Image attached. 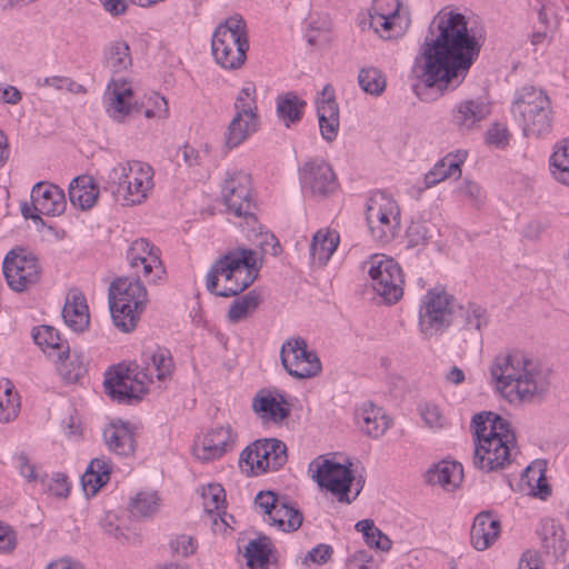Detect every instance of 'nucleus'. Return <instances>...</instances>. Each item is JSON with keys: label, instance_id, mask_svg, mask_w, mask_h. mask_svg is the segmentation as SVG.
<instances>
[{"label": "nucleus", "instance_id": "obj_1", "mask_svg": "<svg viewBox=\"0 0 569 569\" xmlns=\"http://www.w3.org/2000/svg\"><path fill=\"white\" fill-rule=\"evenodd\" d=\"M485 41L482 29L457 9L443 8L429 26L412 73L427 88L453 91L466 79Z\"/></svg>", "mask_w": 569, "mask_h": 569}, {"label": "nucleus", "instance_id": "obj_2", "mask_svg": "<svg viewBox=\"0 0 569 569\" xmlns=\"http://www.w3.org/2000/svg\"><path fill=\"white\" fill-rule=\"evenodd\" d=\"M489 372L495 390L510 403L533 399V367L530 352L513 348L492 359Z\"/></svg>", "mask_w": 569, "mask_h": 569}, {"label": "nucleus", "instance_id": "obj_3", "mask_svg": "<svg viewBox=\"0 0 569 569\" xmlns=\"http://www.w3.org/2000/svg\"><path fill=\"white\" fill-rule=\"evenodd\" d=\"M257 253L251 249H236L217 259L206 274V289L217 297H233L257 279Z\"/></svg>", "mask_w": 569, "mask_h": 569}, {"label": "nucleus", "instance_id": "obj_4", "mask_svg": "<svg viewBox=\"0 0 569 569\" xmlns=\"http://www.w3.org/2000/svg\"><path fill=\"white\" fill-rule=\"evenodd\" d=\"M106 189L124 207L142 204L154 189V170L142 161H121L106 176Z\"/></svg>", "mask_w": 569, "mask_h": 569}, {"label": "nucleus", "instance_id": "obj_5", "mask_svg": "<svg viewBox=\"0 0 569 569\" xmlns=\"http://www.w3.org/2000/svg\"><path fill=\"white\" fill-rule=\"evenodd\" d=\"M108 299L114 326L122 332H131L148 302V292L141 280L129 277L113 280Z\"/></svg>", "mask_w": 569, "mask_h": 569}, {"label": "nucleus", "instance_id": "obj_6", "mask_svg": "<svg viewBox=\"0 0 569 569\" xmlns=\"http://www.w3.org/2000/svg\"><path fill=\"white\" fill-rule=\"evenodd\" d=\"M309 471L320 488L329 491L342 503L353 501L365 486V480L355 476L350 462L341 463L319 456L309 463Z\"/></svg>", "mask_w": 569, "mask_h": 569}, {"label": "nucleus", "instance_id": "obj_7", "mask_svg": "<svg viewBox=\"0 0 569 569\" xmlns=\"http://www.w3.org/2000/svg\"><path fill=\"white\" fill-rule=\"evenodd\" d=\"M249 49L246 22L240 16H232L220 23L211 39L214 61L226 70L242 67Z\"/></svg>", "mask_w": 569, "mask_h": 569}, {"label": "nucleus", "instance_id": "obj_8", "mask_svg": "<svg viewBox=\"0 0 569 569\" xmlns=\"http://www.w3.org/2000/svg\"><path fill=\"white\" fill-rule=\"evenodd\" d=\"M366 221L373 240L391 242L400 231L401 214L398 202L385 191H373L366 201Z\"/></svg>", "mask_w": 569, "mask_h": 569}, {"label": "nucleus", "instance_id": "obj_9", "mask_svg": "<svg viewBox=\"0 0 569 569\" xmlns=\"http://www.w3.org/2000/svg\"><path fill=\"white\" fill-rule=\"evenodd\" d=\"M106 393L119 403L131 405L140 401L149 391L148 379L137 362H120L104 373Z\"/></svg>", "mask_w": 569, "mask_h": 569}, {"label": "nucleus", "instance_id": "obj_10", "mask_svg": "<svg viewBox=\"0 0 569 569\" xmlns=\"http://www.w3.org/2000/svg\"><path fill=\"white\" fill-rule=\"evenodd\" d=\"M234 110L236 113L224 133L228 149L239 147L259 129L257 88L253 82H246L242 86L234 100Z\"/></svg>", "mask_w": 569, "mask_h": 569}, {"label": "nucleus", "instance_id": "obj_11", "mask_svg": "<svg viewBox=\"0 0 569 569\" xmlns=\"http://www.w3.org/2000/svg\"><path fill=\"white\" fill-rule=\"evenodd\" d=\"M372 290L387 303H396L403 295V272L400 264L382 253L370 256L363 262Z\"/></svg>", "mask_w": 569, "mask_h": 569}, {"label": "nucleus", "instance_id": "obj_12", "mask_svg": "<svg viewBox=\"0 0 569 569\" xmlns=\"http://www.w3.org/2000/svg\"><path fill=\"white\" fill-rule=\"evenodd\" d=\"M221 197L228 210L236 217L243 218L248 224L257 222L252 212L254 200L251 176L247 171L237 168L226 170L221 183Z\"/></svg>", "mask_w": 569, "mask_h": 569}, {"label": "nucleus", "instance_id": "obj_13", "mask_svg": "<svg viewBox=\"0 0 569 569\" xmlns=\"http://www.w3.org/2000/svg\"><path fill=\"white\" fill-rule=\"evenodd\" d=\"M254 506L269 526L282 532L296 531L302 523V515L286 496L274 491H260L254 498Z\"/></svg>", "mask_w": 569, "mask_h": 569}, {"label": "nucleus", "instance_id": "obj_14", "mask_svg": "<svg viewBox=\"0 0 569 569\" xmlns=\"http://www.w3.org/2000/svg\"><path fill=\"white\" fill-rule=\"evenodd\" d=\"M476 447L473 462L482 471L503 469L510 462L508 435L497 429H475Z\"/></svg>", "mask_w": 569, "mask_h": 569}, {"label": "nucleus", "instance_id": "obj_15", "mask_svg": "<svg viewBox=\"0 0 569 569\" xmlns=\"http://www.w3.org/2000/svg\"><path fill=\"white\" fill-rule=\"evenodd\" d=\"M369 24L380 38L389 40L403 36L410 19L399 0H375L369 11Z\"/></svg>", "mask_w": 569, "mask_h": 569}, {"label": "nucleus", "instance_id": "obj_16", "mask_svg": "<svg viewBox=\"0 0 569 569\" xmlns=\"http://www.w3.org/2000/svg\"><path fill=\"white\" fill-rule=\"evenodd\" d=\"M127 260L137 279L156 284L166 278L161 252L147 239H137L130 243L127 250Z\"/></svg>", "mask_w": 569, "mask_h": 569}, {"label": "nucleus", "instance_id": "obj_17", "mask_svg": "<svg viewBox=\"0 0 569 569\" xmlns=\"http://www.w3.org/2000/svg\"><path fill=\"white\" fill-rule=\"evenodd\" d=\"M280 359L284 370L298 379L316 377L322 369L319 357L308 349L306 339L301 337H291L283 341Z\"/></svg>", "mask_w": 569, "mask_h": 569}, {"label": "nucleus", "instance_id": "obj_18", "mask_svg": "<svg viewBox=\"0 0 569 569\" xmlns=\"http://www.w3.org/2000/svg\"><path fill=\"white\" fill-rule=\"evenodd\" d=\"M2 270L8 286L22 292L34 286L41 274L38 259L23 250H11L4 257Z\"/></svg>", "mask_w": 569, "mask_h": 569}, {"label": "nucleus", "instance_id": "obj_19", "mask_svg": "<svg viewBox=\"0 0 569 569\" xmlns=\"http://www.w3.org/2000/svg\"><path fill=\"white\" fill-rule=\"evenodd\" d=\"M102 106L108 117L118 123L126 122L131 114L139 112V100L131 81L112 77L103 92Z\"/></svg>", "mask_w": 569, "mask_h": 569}, {"label": "nucleus", "instance_id": "obj_20", "mask_svg": "<svg viewBox=\"0 0 569 569\" xmlns=\"http://www.w3.org/2000/svg\"><path fill=\"white\" fill-rule=\"evenodd\" d=\"M298 173L306 197H326L337 188L336 174L323 158H308L299 166Z\"/></svg>", "mask_w": 569, "mask_h": 569}, {"label": "nucleus", "instance_id": "obj_21", "mask_svg": "<svg viewBox=\"0 0 569 569\" xmlns=\"http://www.w3.org/2000/svg\"><path fill=\"white\" fill-rule=\"evenodd\" d=\"M450 296L440 288H432L421 298L419 306V328L426 336L447 327L450 322Z\"/></svg>", "mask_w": 569, "mask_h": 569}, {"label": "nucleus", "instance_id": "obj_22", "mask_svg": "<svg viewBox=\"0 0 569 569\" xmlns=\"http://www.w3.org/2000/svg\"><path fill=\"white\" fill-rule=\"evenodd\" d=\"M31 203H23L21 211L24 218L37 220L40 216H60L66 210L64 192L58 186L40 181L31 189Z\"/></svg>", "mask_w": 569, "mask_h": 569}, {"label": "nucleus", "instance_id": "obj_23", "mask_svg": "<svg viewBox=\"0 0 569 569\" xmlns=\"http://www.w3.org/2000/svg\"><path fill=\"white\" fill-rule=\"evenodd\" d=\"M292 403L283 391L261 389L252 399L253 411L264 421L279 423L291 412Z\"/></svg>", "mask_w": 569, "mask_h": 569}, {"label": "nucleus", "instance_id": "obj_24", "mask_svg": "<svg viewBox=\"0 0 569 569\" xmlns=\"http://www.w3.org/2000/svg\"><path fill=\"white\" fill-rule=\"evenodd\" d=\"M139 367L150 386L154 380L167 382L171 380L176 365L169 349L160 346L146 348L140 357Z\"/></svg>", "mask_w": 569, "mask_h": 569}, {"label": "nucleus", "instance_id": "obj_25", "mask_svg": "<svg viewBox=\"0 0 569 569\" xmlns=\"http://www.w3.org/2000/svg\"><path fill=\"white\" fill-rule=\"evenodd\" d=\"M316 110L320 134L327 142L336 140L340 129L339 106L335 89L326 84L316 98Z\"/></svg>", "mask_w": 569, "mask_h": 569}, {"label": "nucleus", "instance_id": "obj_26", "mask_svg": "<svg viewBox=\"0 0 569 569\" xmlns=\"http://www.w3.org/2000/svg\"><path fill=\"white\" fill-rule=\"evenodd\" d=\"M231 441L230 429H201L193 443V455L201 461L222 457Z\"/></svg>", "mask_w": 569, "mask_h": 569}, {"label": "nucleus", "instance_id": "obj_27", "mask_svg": "<svg viewBox=\"0 0 569 569\" xmlns=\"http://www.w3.org/2000/svg\"><path fill=\"white\" fill-rule=\"evenodd\" d=\"M490 113V106L481 99H466L458 102L451 112V121L459 131H470Z\"/></svg>", "mask_w": 569, "mask_h": 569}, {"label": "nucleus", "instance_id": "obj_28", "mask_svg": "<svg viewBox=\"0 0 569 569\" xmlns=\"http://www.w3.org/2000/svg\"><path fill=\"white\" fill-rule=\"evenodd\" d=\"M500 531V520L490 511H481L473 519L470 543L478 551L487 550L498 540Z\"/></svg>", "mask_w": 569, "mask_h": 569}, {"label": "nucleus", "instance_id": "obj_29", "mask_svg": "<svg viewBox=\"0 0 569 569\" xmlns=\"http://www.w3.org/2000/svg\"><path fill=\"white\" fill-rule=\"evenodd\" d=\"M468 157V151L457 149L449 152L435 163V166L425 174L423 189L431 188L448 178H459L461 176V166Z\"/></svg>", "mask_w": 569, "mask_h": 569}, {"label": "nucleus", "instance_id": "obj_30", "mask_svg": "<svg viewBox=\"0 0 569 569\" xmlns=\"http://www.w3.org/2000/svg\"><path fill=\"white\" fill-rule=\"evenodd\" d=\"M203 509L210 516L214 530H223L228 527L226 512V492L221 485L210 483L202 488Z\"/></svg>", "mask_w": 569, "mask_h": 569}, {"label": "nucleus", "instance_id": "obj_31", "mask_svg": "<svg viewBox=\"0 0 569 569\" xmlns=\"http://www.w3.org/2000/svg\"><path fill=\"white\" fill-rule=\"evenodd\" d=\"M64 323L73 331L81 332L89 326V309L81 291L71 289L62 309Z\"/></svg>", "mask_w": 569, "mask_h": 569}, {"label": "nucleus", "instance_id": "obj_32", "mask_svg": "<svg viewBox=\"0 0 569 569\" xmlns=\"http://www.w3.org/2000/svg\"><path fill=\"white\" fill-rule=\"evenodd\" d=\"M463 469L461 463L451 460H442L428 469L426 480L428 483L439 486L446 491H452L461 483Z\"/></svg>", "mask_w": 569, "mask_h": 569}, {"label": "nucleus", "instance_id": "obj_33", "mask_svg": "<svg viewBox=\"0 0 569 569\" xmlns=\"http://www.w3.org/2000/svg\"><path fill=\"white\" fill-rule=\"evenodd\" d=\"M511 113L523 136L529 137L533 123V86L527 84L516 91Z\"/></svg>", "mask_w": 569, "mask_h": 569}, {"label": "nucleus", "instance_id": "obj_34", "mask_svg": "<svg viewBox=\"0 0 569 569\" xmlns=\"http://www.w3.org/2000/svg\"><path fill=\"white\" fill-rule=\"evenodd\" d=\"M339 242L340 234L337 230L319 229L311 240L310 259L313 263L325 266L337 250Z\"/></svg>", "mask_w": 569, "mask_h": 569}, {"label": "nucleus", "instance_id": "obj_35", "mask_svg": "<svg viewBox=\"0 0 569 569\" xmlns=\"http://www.w3.org/2000/svg\"><path fill=\"white\" fill-rule=\"evenodd\" d=\"M32 338L36 345H38L49 358H58V360H61L69 351L68 342L62 340L59 331L51 326L41 325L34 327L32 329Z\"/></svg>", "mask_w": 569, "mask_h": 569}, {"label": "nucleus", "instance_id": "obj_36", "mask_svg": "<svg viewBox=\"0 0 569 569\" xmlns=\"http://www.w3.org/2000/svg\"><path fill=\"white\" fill-rule=\"evenodd\" d=\"M99 197V188L91 176H79L69 186V199L73 207L81 210L94 206Z\"/></svg>", "mask_w": 569, "mask_h": 569}, {"label": "nucleus", "instance_id": "obj_37", "mask_svg": "<svg viewBox=\"0 0 569 569\" xmlns=\"http://www.w3.org/2000/svg\"><path fill=\"white\" fill-rule=\"evenodd\" d=\"M111 472V462L108 458H94L88 465L81 477V485L87 496H94L108 483Z\"/></svg>", "mask_w": 569, "mask_h": 569}, {"label": "nucleus", "instance_id": "obj_38", "mask_svg": "<svg viewBox=\"0 0 569 569\" xmlns=\"http://www.w3.org/2000/svg\"><path fill=\"white\" fill-rule=\"evenodd\" d=\"M268 450L263 440H257L248 446L240 455L239 466L247 476H259L271 471V468H264L269 461Z\"/></svg>", "mask_w": 569, "mask_h": 569}, {"label": "nucleus", "instance_id": "obj_39", "mask_svg": "<svg viewBox=\"0 0 569 569\" xmlns=\"http://www.w3.org/2000/svg\"><path fill=\"white\" fill-rule=\"evenodd\" d=\"M182 160L193 179L200 180L209 176L210 148L204 144L198 149L191 144H183L179 149Z\"/></svg>", "mask_w": 569, "mask_h": 569}, {"label": "nucleus", "instance_id": "obj_40", "mask_svg": "<svg viewBox=\"0 0 569 569\" xmlns=\"http://www.w3.org/2000/svg\"><path fill=\"white\" fill-rule=\"evenodd\" d=\"M132 66L130 47L124 40H114L103 51V67L113 76L126 72Z\"/></svg>", "mask_w": 569, "mask_h": 569}, {"label": "nucleus", "instance_id": "obj_41", "mask_svg": "<svg viewBox=\"0 0 569 569\" xmlns=\"http://www.w3.org/2000/svg\"><path fill=\"white\" fill-rule=\"evenodd\" d=\"M549 172L556 181L569 187V137L555 143L549 157Z\"/></svg>", "mask_w": 569, "mask_h": 569}, {"label": "nucleus", "instance_id": "obj_42", "mask_svg": "<svg viewBox=\"0 0 569 569\" xmlns=\"http://www.w3.org/2000/svg\"><path fill=\"white\" fill-rule=\"evenodd\" d=\"M57 370L61 378L67 382H78L87 373V359L80 351H68L61 360L53 358Z\"/></svg>", "mask_w": 569, "mask_h": 569}, {"label": "nucleus", "instance_id": "obj_43", "mask_svg": "<svg viewBox=\"0 0 569 569\" xmlns=\"http://www.w3.org/2000/svg\"><path fill=\"white\" fill-rule=\"evenodd\" d=\"M305 107L306 102L295 92L281 94L276 101L277 116L287 128L300 121Z\"/></svg>", "mask_w": 569, "mask_h": 569}, {"label": "nucleus", "instance_id": "obj_44", "mask_svg": "<svg viewBox=\"0 0 569 569\" xmlns=\"http://www.w3.org/2000/svg\"><path fill=\"white\" fill-rule=\"evenodd\" d=\"M104 442L109 451L128 457L136 450V439L133 429H104Z\"/></svg>", "mask_w": 569, "mask_h": 569}, {"label": "nucleus", "instance_id": "obj_45", "mask_svg": "<svg viewBox=\"0 0 569 569\" xmlns=\"http://www.w3.org/2000/svg\"><path fill=\"white\" fill-rule=\"evenodd\" d=\"M555 114L550 97L542 89L536 94V137H547L552 132Z\"/></svg>", "mask_w": 569, "mask_h": 569}, {"label": "nucleus", "instance_id": "obj_46", "mask_svg": "<svg viewBox=\"0 0 569 569\" xmlns=\"http://www.w3.org/2000/svg\"><path fill=\"white\" fill-rule=\"evenodd\" d=\"M271 543L267 537L250 540L244 547L243 557L250 569H268Z\"/></svg>", "mask_w": 569, "mask_h": 569}, {"label": "nucleus", "instance_id": "obj_47", "mask_svg": "<svg viewBox=\"0 0 569 569\" xmlns=\"http://www.w3.org/2000/svg\"><path fill=\"white\" fill-rule=\"evenodd\" d=\"M161 507V498L157 491L142 490L134 495L129 502V510L136 518L153 517Z\"/></svg>", "mask_w": 569, "mask_h": 569}, {"label": "nucleus", "instance_id": "obj_48", "mask_svg": "<svg viewBox=\"0 0 569 569\" xmlns=\"http://www.w3.org/2000/svg\"><path fill=\"white\" fill-rule=\"evenodd\" d=\"M358 84L367 94L380 97L386 90L387 78L376 67H363L358 73Z\"/></svg>", "mask_w": 569, "mask_h": 569}, {"label": "nucleus", "instance_id": "obj_49", "mask_svg": "<svg viewBox=\"0 0 569 569\" xmlns=\"http://www.w3.org/2000/svg\"><path fill=\"white\" fill-rule=\"evenodd\" d=\"M559 27V21L553 10L542 4L538 10L536 22V46L539 43H550Z\"/></svg>", "mask_w": 569, "mask_h": 569}, {"label": "nucleus", "instance_id": "obj_50", "mask_svg": "<svg viewBox=\"0 0 569 569\" xmlns=\"http://www.w3.org/2000/svg\"><path fill=\"white\" fill-rule=\"evenodd\" d=\"M357 531L361 532L365 542L370 548L388 551L391 548V540L386 536L371 519H363L355 525Z\"/></svg>", "mask_w": 569, "mask_h": 569}, {"label": "nucleus", "instance_id": "obj_51", "mask_svg": "<svg viewBox=\"0 0 569 569\" xmlns=\"http://www.w3.org/2000/svg\"><path fill=\"white\" fill-rule=\"evenodd\" d=\"M355 422L357 425H375V427H389L391 419L386 412L367 401L360 405L355 411Z\"/></svg>", "mask_w": 569, "mask_h": 569}, {"label": "nucleus", "instance_id": "obj_52", "mask_svg": "<svg viewBox=\"0 0 569 569\" xmlns=\"http://www.w3.org/2000/svg\"><path fill=\"white\" fill-rule=\"evenodd\" d=\"M20 408V401L17 392L10 381H6L0 387V425L9 423L12 421Z\"/></svg>", "mask_w": 569, "mask_h": 569}, {"label": "nucleus", "instance_id": "obj_53", "mask_svg": "<svg viewBox=\"0 0 569 569\" xmlns=\"http://www.w3.org/2000/svg\"><path fill=\"white\" fill-rule=\"evenodd\" d=\"M547 532L551 533L550 540L543 539V551L548 556L558 559L567 551L565 531L555 519H547Z\"/></svg>", "mask_w": 569, "mask_h": 569}, {"label": "nucleus", "instance_id": "obj_54", "mask_svg": "<svg viewBox=\"0 0 569 569\" xmlns=\"http://www.w3.org/2000/svg\"><path fill=\"white\" fill-rule=\"evenodd\" d=\"M259 305V297L254 292H249L237 298L231 303L228 311V319L236 323L252 313Z\"/></svg>", "mask_w": 569, "mask_h": 569}, {"label": "nucleus", "instance_id": "obj_55", "mask_svg": "<svg viewBox=\"0 0 569 569\" xmlns=\"http://www.w3.org/2000/svg\"><path fill=\"white\" fill-rule=\"evenodd\" d=\"M143 111V114L148 119H166L169 116L168 102L159 93H152L147 97L146 100L139 102V112Z\"/></svg>", "mask_w": 569, "mask_h": 569}, {"label": "nucleus", "instance_id": "obj_56", "mask_svg": "<svg viewBox=\"0 0 569 569\" xmlns=\"http://www.w3.org/2000/svg\"><path fill=\"white\" fill-rule=\"evenodd\" d=\"M37 87H50L57 91H68L71 93H86V89L82 84L73 81L69 77L63 76H51L46 78H39L36 82Z\"/></svg>", "mask_w": 569, "mask_h": 569}, {"label": "nucleus", "instance_id": "obj_57", "mask_svg": "<svg viewBox=\"0 0 569 569\" xmlns=\"http://www.w3.org/2000/svg\"><path fill=\"white\" fill-rule=\"evenodd\" d=\"M39 483L43 490H48L58 498H67L71 488L68 477L61 472H56L50 478L43 475Z\"/></svg>", "mask_w": 569, "mask_h": 569}, {"label": "nucleus", "instance_id": "obj_58", "mask_svg": "<svg viewBox=\"0 0 569 569\" xmlns=\"http://www.w3.org/2000/svg\"><path fill=\"white\" fill-rule=\"evenodd\" d=\"M270 462L264 463V468H271V471L278 470L287 461L286 445L277 439H264Z\"/></svg>", "mask_w": 569, "mask_h": 569}, {"label": "nucleus", "instance_id": "obj_59", "mask_svg": "<svg viewBox=\"0 0 569 569\" xmlns=\"http://www.w3.org/2000/svg\"><path fill=\"white\" fill-rule=\"evenodd\" d=\"M547 460L536 459V469L539 472L536 479V499L548 500L552 496V486L549 483L547 472Z\"/></svg>", "mask_w": 569, "mask_h": 569}, {"label": "nucleus", "instance_id": "obj_60", "mask_svg": "<svg viewBox=\"0 0 569 569\" xmlns=\"http://www.w3.org/2000/svg\"><path fill=\"white\" fill-rule=\"evenodd\" d=\"M432 237L425 222H412L407 229L408 246L411 248L425 246Z\"/></svg>", "mask_w": 569, "mask_h": 569}, {"label": "nucleus", "instance_id": "obj_61", "mask_svg": "<svg viewBox=\"0 0 569 569\" xmlns=\"http://www.w3.org/2000/svg\"><path fill=\"white\" fill-rule=\"evenodd\" d=\"M553 373L550 365L536 363V396H542L549 391Z\"/></svg>", "mask_w": 569, "mask_h": 569}, {"label": "nucleus", "instance_id": "obj_62", "mask_svg": "<svg viewBox=\"0 0 569 569\" xmlns=\"http://www.w3.org/2000/svg\"><path fill=\"white\" fill-rule=\"evenodd\" d=\"M332 556V547L326 543H319L303 555L302 563L306 566L326 563Z\"/></svg>", "mask_w": 569, "mask_h": 569}, {"label": "nucleus", "instance_id": "obj_63", "mask_svg": "<svg viewBox=\"0 0 569 569\" xmlns=\"http://www.w3.org/2000/svg\"><path fill=\"white\" fill-rule=\"evenodd\" d=\"M14 466L19 473L30 483L40 482V478L43 477V475L37 471L36 466L29 461L28 456L23 452L14 457Z\"/></svg>", "mask_w": 569, "mask_h": 569}, {"label": "nucleus", "instance_id": "obj_64", "mask_svg": "<svg viewBox=\"0 0 569 569\" xmlns=\"http://www.w3.org/2000/svg\"><path fill=\"white\" fill-rule=\"evenodd\" d=\"M197 541L188 535H179L170 540L172 552L179 557H188L197 550Z\"/></svg>", "mask_w": 569, "mask_h": 569}]
</instances>
